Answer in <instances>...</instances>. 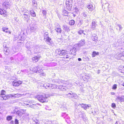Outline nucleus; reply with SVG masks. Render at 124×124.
<instances>
[{
  "instance_id": "f257e3e1",
  "label": "nucleus",
  "mask_w": 124,
  "mask_h": 124,
  "mask_svg": "<svg viewBox=\"0 0 124 124\" xmlns=\"http://www.w3.org/2000/svg\"><path fill=\"white\" fill-rule=\"evenodd\" d=\"M37 98L40 102H46L48 101L47 97L45 94L38 95Z\"/></svg>"
},
{
  "instance_id": "f03ea898",
  "label": "nucleus",
  "mask_w": 124,
  "mask_h": 124,
  "mask_svg": "<svg viewBox=\"0 0 124 124\" xmlns=\"http://www.w3.org/2000/svg\"><path fill=\"white\" fill-rule=\"evenodd\" d=\"M56 53L60 56L64 55L67 53V51L64 50H57L56 51Z\"/></svg>"
},
{
  "instance_id": "7ed1b4c3",
  "label": "nucleus",
  "mask_w": 124,
  "mask_h": 124,
  "mask_svg": "<svg viewBox=\"0 0 124 124\" xmlns=\"http://www.w3.org/2000/svg\"><path fill=\"white\" fill-rule=\"evenodd\" d=\"M23 82L20 80L17 81L16 80H14L12 82V85L15 87H18L22 84Z\"/></svg>"
},
{
  "instance_id": "20e7f679",
  "label": "nucleus",
  "mask_w": 124,
  "mask_h": 124,
  "mask_svg": "<svg viewBox=\"0 0 124 124\" xmlns=\"http://www.w3.org/2000/svg\"><path fill=\"white\" fill-rule=\"evenodd\" d=\"M66 7L69 10H71L72 7V4L71 2H70L69 0H67L66 2Z\"/></svg>"
},
{
  "instance_id": "39448f33",
  "label": "nucleus",
  "mask_w": 124,
  "mask_h": 124,
  "mask_svg": "<svg viewBox=\"0 0 124 124\" xmlns=\"http://www.w3.org/2000/svg\"><path fill=\"white\" fill-rule=\"evenodd\" d=\"M44 39L45 41L50 42L51 39L49 37L48 33L46 32L44 34Z\"/></svg>"
},
{
  "instance_id": "423d86ee",
  "label": "nucleus",
  "mask_w": 124,
  "mask_h": 124,
  "mask_svg": "<svg viewBox=\"0 0 124 124\" xmlns=\"http://www.w3.org/2000/svg\"><path fill=\"white\" fill-rule=\"evenodd\" d=\"M40 57V56H38L33 57L32 58V61L34 62H36L38 61Z\"/></svg>"
},
{
  "instance_id": "0eeeda50",
  "label": "nucleus",
  "mask_w": 124,
  "mask_h": 124,
  "mask_svg": "<svg viewBox=\"0 0 124 124\" xmlns=\"http://www.w3.org/2000/svg\"><path fill=\"white\" fill-rule=\"evenodd\" d=\"M25 110H21L18 111L17 112V114L19 116H22L23 114L25 113Z\"/></svg>"
},
{
  "instance_id": "6e6552de",
  "label": "nucleus",
  "mask_w": 124,
  "mask_h": 124,
  "mask_svg": "<svg viewBox=\"0 0 124 124\" xmlns=\"http://www.w3.org/2000/svg\"><path fill=\"white\" fill-rule=\"evenodd\" d=\"M81 106L83 108L85 109H87L88 107H91V105H86L84 104H82Z\"/></svg>"
},
{
  "instance_id": "1a4fd4ad",
  "label": "nucleus",
  "mask_w": 124,
  "mask_h": 124,
  "mask_svg": "<svg viewBox=\"0 0 124 124\" xmlns=\"http://www.w3.org/2000/svg\"><path fill=\"white\" fill-rule=\"evenodd\" d=\"M76 49L75 48H72L70 51L71 53L74 55H76Z\"/></svg>"
},
{
  "instance_id": "9d476101",
  "label": "nucleus",
  "mask_w": 124,
  "mask_h": 124,
  "mask_svg": "<svg viewBox=\"0 0 124 124\" xmlns=\"http://www.w3.org/2000/svg\"><path fill=\"white\" fill-rule=\"evenodd\" d=\"M116 100H119L121 102L124 101V96H122L121 97H118L116 98Z\"/></svg>"
},
{
  "instance_id": "9b49d317",
  "label": "nucleus",
  "mask_w": 124,
  "mask_h": 124,
  "mask_svg": "<svg viewBox=\"0 0 124 124\" xmlns=\"http://www.w3.org/2000/svg\"><path fill=\"white\" fill-rule=\"evenodd\" d=\"M39 69L38 67H36L33 68L32 71L35 73H38L39 72Z\"/></svg>"
},
{
  "instance_id": "f8f14e48",
  "label": "nucleus",
  "mask_w": 124,
  "mask_h": 124,
  "mask_svg": "<svg viewBox=\"0 0 124 124\" xmlns=\"http://www.w3.org/2000/svg\"><path fill=\"white\" fill-rule=\"evenodd\" d=\"M85 42L84 40H81L79 43L78 46L79 47L83 46L85 44Z\"/></svg>"
},
{
  "instance_id": "ddd939ff",
  "label": "nucleus",
  "mask_w": 124,
  "mask_h": 124,
  "mask_svg": "<svg viewBox=\"0 0 124 124\" xmlns=\"http://www.w3.org/2000/svg\"><path fill=\"white\" fill-rule=\"evenodd\" d=\"M99 53L98 52L95 51H93L92 53V56L93 57H94L96 55H99Z\"/></svg>"
},
{
  "instance_id": "4468645a",
  "label": "nucleus",
  "mask_w": 124,
  "mask_h": 124,
  "mask_svg": "<svg viewBox=\"0 0 124 124\" xmlns=\"http://www.w3.org/2000/svg\"><path fill=\"white\" fill-rule=\"evenodd\" d=\"M122 56H123V52H122L118 54L117 57H116V58L117 59L119 60L120 58L122 57Z\"/></svg>"
},
{
  "instance_id": "2eb2a0df",
  "label": "nucleus",
  "mask_w": 124,
  "mask_h": 124,
  "mask_svg": "<svg viewBox=\"0 0 124 124\" xmlns=\"http://www.w3.org/2000/svg\"><path fill=\"white\" fill-rule=\"evenodd\" d=\"M72 11L73 13H76L78 12V10L77 7H74Z\"/></svg>"
},
{
  "instance_id": "dca6fc26",
  "label": "nucleus",
  "mask_w": 124,
  "mask_h": 124,
  "mask_svg": "<svg viewBox=\"0 0 124 124\" xmlns=\"http://www.w3.org/2000/svg\"><path fill=\"white\" fill-rule=\"evenodd\" d=\"M59 88L62 91H65L66 90L65 87L62 85H60L59 87Z\"/></svg>"
},
{
  "instance_id": "f3484780",
  "label": "nucleus",
  "mask_w": 124,
  "mask_h": 124,
  "mask_svg": "<svg viewBox=\"0 0 124 124\" xmlns=\"http://www.w3.org/2000/svg\"><path fill=\"white\" fill-rule=\"evenodd\" d=\"M11 96V95H7L4 97L1 96V97L3 98V99L4 100H6L9 98Z\"/></svg>"
},
{
  "instance_id": "a211bd4d",
  "label": "nucleus",
  "mask_w": 124,
  "mask_h": 124,
  "mask_svg": "<svg viewBox=\"0 0 124 124\" xmlns=\"http://www.w3.org/2000/svg\"><path fill=\"white\" fill-rule=\"evenodd\" d=\"M119 69L121 70V72L124 73V66H120L119 67Z\"/></svg>"
},
{
  "instance_id": "6ab92c4d",
  "label": "nucleus",
  "mask_w": 124,
  "mask_h": 124,
  "mask_svg": "<svg viewBox=\"0 0 124 124\" xmlns=\"http://www.w3.org/2000/svg\"><path fill=\"white\" fill-rule=\"evenodd\" d=\"M63 15L65 16H68V12L65 10H63L62 11Z\"/></svg>"
},
{
  "instance_id": "aec40b11",
  "label": "nucleus",
  "mask_w": 124,
  "mask_h": 124,
  "mask_svg": "<svg viewBox=\"0 0 124 124\" xmlns=\"http://www.w3.org/2000/svg\"><path fill=\"white\" fill-rule=\"evenodd\" d=\"M30 14L33 17H34L36 16V15L35 13L34 12L33 10H31L30 11Z\"/></svg>"
},
{
  "instance_id": "412c9836",
  "label": "nucleus",
  "mask_w": 124,
  "mask_h": 124,
  "mask_svg": "<svg viewBox=\"0 0 124 124\" xmlns=\"http://www.w3.org/2000/svg\"><path fill=\"white\" fill-rule=\"evenodd\" d=\"M75 23V21L74 20H71L69 21V24L71 25H72L74 24Z\"/></svg>"
},
{
  "instance_id": "4be33fe9",
  "label": "nucleus",
  "mask_w": 124,
  "mask_h": 124,
  "mask_svg": "<svg viewBox=\"0 0 124 124\" xmlns=\"http://www.w3.org/2000/svg\"><path fill=\"white\" fill-rule=\"evenodd\" d=\"M8 29V28L6 27H3L2 28V30L3 31L6 33L8 32L7 31Z\"/></svg>"
},
{
  "instance_id": "5701e85b",
  "label": "nucleus",
  "mask_w": 124,
  "mask_h": 124,
  "mask_svg": "<svg viewBox=\"0 0 124 124\" xmlns=\"http://www.w3.org/2000/svg\"><path fill=\"white\" fill-rule=\"evenodd\" d=\"M32 4L33 6L34 7H36L37 6V2L35 0L33 1Z\"/></svg>"
},
{
  "instance_id": "b1692460",
  "label": "nucleus",
  "mask_w": 124,
  "mask_h": 124,
  "mask_svg": "<svg viewBox=\"0 0 124 124\" xmlns=\"http://www.w3.org/2000/svg\"><path fill=\"white\" fill-rule=\"evenodd\" d=\"M55 30L58 33H61L62 31L61 29L60 28H56Z\"/></svg>"
},
{
  "instance_id": "393cba45",
  "label": "nucleus",
  "mask_w": 124,
  "mask_h": 124,
  "mask_svg": "<svg viewBox=\"0 0 124 124\" xmlns=\"http://www.w3.org/2000/svg\"><path fill=\"white\" fill-rule=\"evenodd\" d=\"M6 93L5 91L4 90H1V91L0 95H5Z\"/></svg>"
},
{
  "instance_id": "a878e982",
  "label": "nucleus",
  "mask_w": 124,
  "mask_h": 124,
  "mask_svg": "<svg viewBox=\"0 0 124 124\" xmlns=\"http://www.w3.org/2000/svg\"><path fill=\"white\" fill-rule=\"evenodd\" d=\"M12 118V117L11 116H8L7 117V119L8 121L11 120Z\"/></svg>"
},
{
  "instance_id": "bb28decb",
  "label": "nucleus",
  "mask_w": 124,
  "mask_h": 124,
  "mask_svg": "<svg viewBox=\"0 0 124 124\" xmlns=\"http://www.w3.org/2000/svg\"><path fill=\"white\" fill-rule=\"evenodd\" d=\"M96 24L95 22H93L92 26V27L93 28H94L96 26Z\"/></svg>"
},
{
  "instance_id": "cd10ccee",
  "label": "nucleus",
  "mask_w": 124,
  "mask_h": 124,
  "mask_svg": "<svg viewBox=\"0 0 124 124\" xmlns=\"http://www.w3.org/2000/svg\"><path fill=\"white\" fill-rule=\"evenodd\" d=\"M117 85L116 84H114L113 86L112 89H116L117 88Z\"/></svg>"
},
{
  "instance_id": "c85d7f7f",
  "label": "nucleus",
  "mask_w": 124,
  "mask_h": 124,
  "mask_svg": "<svg viewBox=\"0 0 124 124\" xmlns=\"http://www.w3.org/2000/svg\"><path fill=\"white\" fill-rule=\"evenodd\" d=\"M51 87L52 89L56 88H57V86L56 85L53 84L51 86Z\"/></svg>"
},
{
  "instance_id": "c756f323",
  "label": "nucleus",
  "mask_w": 124,
  "mask_h": 124,
  "mask_svg": "<svg viewBox=\"0 0 124 124\" xmlns=\"http://www.w3.org/2000/svg\"><path fill=\"white\" fill-rule=\"evenodd\" d=\"M87 8H91L93 6L91 4H90V5H88L87 6Z\"/></svg>"
},
{
  "instance_id": "7c9ffc66",
  "label": "nucleus",
  "mask_w": 124,
  "mask_h": 124,
  "mask_svg": "<svg viewBox=\"0 0 124 124\" xmlns=\"http://www.w3.org/2000/svg\"><path fill=\"white\" fill-rule=\"evenodd\" d=\"M15 124H18V120L17 119H15Z\"/></svg>"
},
{
  "instance_id": "2f4dec72",
  "label": "nucleus",
  "mask_w": 124,
  "mask_h": 124,
  "mask_svg": "<svg viewBox=\"0 0 124 124\" xmlns=\"http://www.w3.org/2000/svg\"><path fill=\"white\" fill-rule=\"evenodd\" d=\"M111 107L113 108H115L116 107V105L114 103H112L111 105Z\"/></svg>"
},
{
  "instance_id": "473e14b6",
  "label": "nucleus",
  "mask_w": 124,
  "mask_h": 124,
  "mask_svg": "<svg viewBox=\"0 0 124 124\" xmlns=\"http://www.w3.org/2000/svg\"><path fill=\"white\" fill-rule=\"evenodd\" d=\"M42 13L43 14L45 15L46 14V11L45 10H43Z\"/></svg>"
},
{
  "instance_id": "72a5a7b5",
  "label": "nucleus",
  "mask_w": 124,
  "mask_h": 124,
  "mask_svg": "<svg viewBox=\"0 0 124 124\" xmlns=\"http://www.w3.org/2000/svg\"><path fill=\"white\" fill-rule=\"evenodd\" d=\"M85 77L86 78L88 79H89L90 78V76L88 75H86L85 76Z\"/></svg>"
},
{
  "instance_id": "f704fd0d",
  "label": "nucleus",
  "mask_w": 124,
  "mask_h": 124,
  "mask_svg": "<svg viewBox=\"0 0 124 124\" xmlns=\"http://www.w3.org/2000/svg\"><path fill=\"white\" fill-rule=\"evenodd\" d=\"M83 32V31L82 30H80L78 32V33H79L80 34H81V33H82Z\"/></svg>"
},
{
  "instance_id": "c9c22d12",
  "label": "nucleus",
  "mask_w": 124,
  "mask_h": 124,
  "mask_svg": "<svg viewBox=\"0 0 124 124\" xmlns=\"http://www.w3.org/2000/svg\"><path fill=\"white\" fill-rule=\"evenodd\" d=\"M67 27V26L66 25H64L63 26V28L64 29H66V28Z\"/></svg>"
},
{
  "instance_id": "e433bc0d",
  "label": "nucleus",
  "mask_w": 124,
  "mask_h": 124,
  "mask_svg": "<svg viewBox=\"0 0 124 124\" xmlns=\"http://www.w3.org/2000/svg\"><path fill=\"white\" fill-rule=\"evenodd\" d=\"M24 103L25 104L27 105H29L28 103H27L26 101H25Z\"/></svg>"
},
{
  "instance_id": "4c0bfd02",
  "label": "nucleus",
  "mask_w": 124,
  "mask_h": 124,
  "mask_svg": "<svg viewBox=\"0 0 124 124\" xmlns=\"http://www.w3.org/2000/svg\"><path fill=\"white\" fill-rule=\"evenodd\" d=\"M34 29V28L33 27H31V31H32Z\"/></svg>"
},
{
  "instance_id": "58836bf2",
  "label": "nucleus",
  "mask_w": 124,
  "mask_h": 124,
  "mask_svg": "<svg viewBox=\"0 0 124 124\" xmlns=\"http://www.w3.org/2000/svg\"><path fill=\"white\" fill-rule=\"evenodd\" d=\"M78 60L79 61H81V59L80 58H78Z\"/></svg>"
},
{
  "instance_id": "ea45409f",
  "label": "nucleus",
  "mask_w": 124,
  "mask_h": 124,
  "mask_svg": "<svg viewBox=\"0 0 124 124\" xmlns=\"http://www.w3.org/2000/svg\"><path fill=\"white\" fill-rule=\"evenodd\" d=\"M8 31V32H7V33H8L9 34H10L11 33V32L10 31Z\"/></svg>"
},
{
  "instance_id": "a19ab883",
  "label": "nucleus",
  "mask_w": 124,
  "mask_h": 124,
  "mask_svg": "<svg viewBox=\"0 0 124 124\" xmlns=\"http://www.w3.org/2000/svg\"><path fill=\"white\" fill-rule=\"evenodd\" d=\"M75 16H76V15L75 14H73V17H75Z\"/></svg>"
},
{
  "instance_id": "79ce46f5",
  "label": "nucleus",
  "mask_w": 124,
  "mask_h": 124,
  "mask_svg": "<svg viewBox=\"0 0 124 124\" xmlns=\"http://www.w3.org/2000/svg\"><path fill=\"white\" fill-rule=\"evenodd\" d=\"M111 94L112 95H114L115 94V93H114L112 92L111 93Z\"/></svg>"
},
{
  "instance_id": "37998d69",
  "label": "nucleus",
  "mask_w": 124,
  "mask_h": 124,
  "mask_svg": "<svg viewBox=\"0 0 124 124\" xmlns=\"http://www.w3.org/2000/svg\"><path fill=\"white\" fill-rule=\"evenodd\" d=\"M16 95H17L16 96H19L20 95L18 94H16Z\"/></svg>"
},
{
  "instance_id": "c03bdc74",
  "label": "nucleus",
  "mask_w": 124,
  "mask_h": 124,
  "mask_svg": "<svg viewBox=\"0 0 124 124\" xmlns=\"http://www.w3.org/2000/svg\"><path fill=\"white\" fill-rule=\"evenodd\" d=\"M123 56L124 57V51L123 52Z\"/></svg>"
},
{
  "instance_id": "a18cd8bd",
  "label": "nucleus",
  "mask_w": 124,
  "mask_h": 124,
  "mask_svg": "<svg viewBox=\"0 0 124 124\" xmlns=\"http://www.w3.org/2000/svg\"><path fill=\"white\" fill-rule=\"evenodd\" d=\"M122 85L124 86V83H123V84H122Z\"/></svg>"
}]
</instances>
